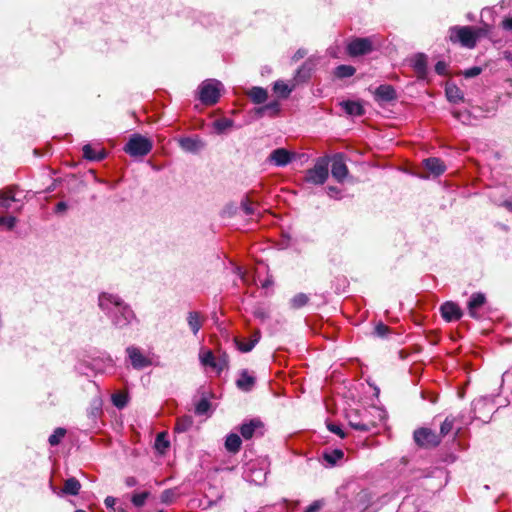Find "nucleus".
Here are the masks:
<instances>
[{
    "label": "nucleus",
    "instance_id": "nucleus-1",
    "mask_svg": "<svg viewBox=\"0 0 512 512\" xmlns=\"http://www.w3.org/2000/svg\"><path fill=\"white\" fill-rule=\"evenodd\" d=\"M98 304L115 327L123 328L135 318L134 312L118 295L103 292L99 295Z\"/></svg>",
    "mask_w": 512,
    "mask_h": 512
},
{
    "label": "nucleus",
    "instance_id": "nucleus-2",
    "mask_svg": "<svg viewBox=\"0 0 512 512\" xmlns=\"http://www.w3.org/2000/svg\"><path fill=\"white\" fill-rule=\"evenodd\" d=\"M478 32L471 26H453L449 29V39L453 43H460L463 47L472 49L476 46Z\"/></svg>",
    "mask_w": 512,
    "mask_h": 512
},
{
    "label": "nucleus",
    "instance_id": "nucleus-3",
    "mask_svg": "<svg viewBox=\"0 0 512 512\" xmlns=\"http://www.w3.org/2000/svg\"><path fill=\"white\" fill-rule=\"evenodd\" d=\"M223 85L215 79H207L201 83L198 88L200 101L207 106L214 105L220 98Z\"/></svg>",
    "mask_w": 512,
    "mask_h": 512
},
{
    "label": "nucleus",
    "instance_id": "nucleus-4",
    "mask_svg": "<svg viewBox=\"0 0 512 512\" xmlns=\"http://www.w3.org/2000/svg\"><path fill=\"white\" fill-rule=\"evenodd\" d=\"M329 162V157H319L314 166L306 171L305 182L314 185H323L329 176Z\"/></svg>",
    "mask_w": 512,
    "mask_h": 512
},
{
    "label": "nucleus",
    "instance_id": "nucleus-5",
    "mask_svg": "<svg viewBox=\"0 0 512 512\" xmlns=\"http://www.w3.org/2000/svg\"><path fill=\"white\" fill-rule=\"evenodd\" d=\"M152 147L153 144L148 138L140 134H134L126 143L124 151L130 156L142 157L149 154L150 151L152 150Z\"/></svg>",
    "mask_w": 512,
    "mask_h": 512
},
{
    "label": "nucleus",
    "instance_id": "nucleus-6",
    "mask_svg": "<svg viewBox=\"0 0 512 512\" xmlns=\"http://www.w3.org/2000/svg\"><path fill=\"white\" fill-rule=\"evenodd\" d=\"M361 424H354L357 431L369 432L376 428L378 421L382 420V412L376 408L359 411Z\"/></svg>",
    "mask_w": 512,
    "mask_h": 512
},
{
    "label": "nucleus",
    "instance_id": "nucleus-7",
    "mask_svg": "<svg viewBox=\"0 0 512 512\" xmlns=\"http://www.w3.org/2000/svg\"><path fill=\"white\" fill-rule=\"evenodd\" d=\"M413 438L415 443L423 448L435 447L441 442L440 436L429 428H419L415 430Z\"/></svg>",
    "mask_w": 512,
    "mask_h": 512
},
{
    "label": "nucleus",
    "instance_id": "nucleus-8",
    "mask_svg": "<svg viewBox=\"0 0 512 512\" xmlns=\"http://www.w3.org/2000/svg\"><path fill=\"white\" fill-rule=\"evenodd\" d=\"M374 42L371 38H355L347 45V52L350 56L356 57L366 55L373 51Z\"/></svg>",
    "mask_w": 512,
    "mask_h": 512
},
{
    "label": "nucleus",
    "instance_id": "nucleus-9",
    "mask_svg": "<svg viewBox=\"0 0 512 512\" xmlns=\"http://www.w3.org/2000/svg\"><path fill=\"white\" fill-rule=\"evenodd\" d=\"M371 505H372V494L368 490L363 489L355 495L351 504L349 506L345 507L344 510H346V511L349 510L351 512H364Z\"/></svg>",
    "mask_w": 512,
    "mask_h": 512
},
{
    "label": "nucleus",
    "instance_id": "nucleus-10",
    "mask_svg": "<svg viewBox=\"0 0 512 512\" xmlns=\"http://www.w3.org/2000/svg\"><path fill=\"white\" fill-rule=\"evenodd\" d=\"M240 433L246 440H249L254 436H262L264 434V424L258 418L250 419L249 421L242 423L240 426Z\"/></svg>",
    "mask_w": 512,
    "mask_h": 512
},
{
    "label": "nucleus",
    "instance_id": "nucleus-11",
    "mask_svg": "<svg viewBox=\"0 0 512 512\" xmlns=\"http://www.w3.org/2000/svg\"><path fill=\"white\" fill-rule=\"evenodd\" d=\"M331 173L338 182H343L348 175V168L345 164L344 155L337 153L332 157Z\"/></svg>",
    "mask_w": 512,
    "mask_h": 512
},
{
    "label": "nucleus",
    "instance_id": "nucleus-12",
    "mask_svg": "<svg viewBox=\"0 0 512 512\" xmlns=\"http://www.w3.org/2000/svg\"><path fill=\"white\" fill-rule=\"evenodd\" d=\"M295 157V153L288 151L285 148L274 149L269 157L268 161L278 167H284L288 165Z\"/></svg>",
    "mask_w": 512,
    "mask_h": 512
},
{
    "label": "nucleus",
    "instance_id": "nucleus-13",
    "mask_svg": "<svg viewBox=\"0 0 512 512\" xmlns=\"http://www.w3.org/2000/svg\"><path fill=\"white\" fill-rule=\"evenodd\" d=\"M126 352L134 369L141 370L151 365V360L144 356L139 348L130 346Z\"/></svg>",
    "mask_w": 512,
    "mask_h": 512
},
{
    "label": "nucleus",
    "instance_id": "nucleus-14",
    "mask_svg": "<svg viewBox=\"0 0 512 512\" xmlns=\"http://www.w3.org/2000/svg\"><path fill=\"white\" fill-rule=\"evenodd\" d=\"M441 316L447 322L457 321L462 317L460 307L451 301L445 302L440 307Z\"/></svg>",
    "mask_w": 512,
    "mask_h": 512
},
{
    "label": "nucleus",
    "instance_id": "nucleus-15",
    "mask_svg": "<svg viewBox=\"0 0 512 512\" xmlns=\"http://www.w3.org/2000/svg\"><path fill=\"white\" fill-rule=\"evenodd\" d=\"M180 147L191 153H197L204 148V142L197 137H184L179 140Z\"/></svg>",
    "mask_w": 512,
    "mask_h": 512
},
{
    "label": "nucleus",
    "instance_id": "nucleus-16",
    "mask_svg": "<svg viewBox=\"0 0 512 512\" xmlns=\"http://www.w3.org/2000/svg\"><path fill=\"white\" fill-rule=\"evenodd\" d=\"M486 301L485 295L482 293H474L468 302L469 315L473 318H478V309L484 305Z\"/></svg>",
    "mask_w": 512,
    "mask_h": 512
},
{
    "label": "nucleus",
    "instance_id": "nucleus-17",
    "mask_svg": "<svg viewBox=\"0 0 512 512\" xmlns=\"http://www.w3.org/2000/svg\"><path fill=\"white\" fill-rule=\"evenodd\" d=\"M260 340V332L255 331L249 339H235L237 348L241 352H250Z\"/></svg>",
    "mask_w": 512,
    "mask_h": 512
},
{
    "label": "nucleus",
    "instance_id": "nucleus-18",
    "mask_svg": "<svg viewBox=\"0 0 512 512\" xmlns=\"http://www.w3.org/2000/svg\"><path fill=\"white\" fill-rule=\"evenodd\" d=\"M378 101L389 102L396 98V91L391 85H380L375 91Z\"/></svg>",
    "mask_w": 512,
    "mask_h": 512
},
{
    "label": "nucleus",
    "instance_id": "nucleus-19",
    "mask_svg": "<svg viewBox=\"0 0 512 512\" xmlns=\"http://www.w3.org/2000/svg\"><path fill=\"white\" fill-rule=\"evenodd\" d=\"M425 168L435 176H439L446 170L442 160L439 158L431 157L423 161Z\"/></svg>",
    "mask_w": 512,
    "mask_h": 512
},
{
    "label": "nucleus",
    "instance_id": "nucleus-20",
    "mask_svg": "<svg viewBox=\"0 0 512 512\" xmlns=\"http://www.w3.org/2000/svg\"><path fill=\"white\" fill-rule=\"evenodd\" d=\"M204 318L197 311L188 313L187 322L194 335H197L203 325Z\"/></svg>",
    "mask_w": 512,
    "mask_h": 512
},
{
    "label": "nucleus",
    "instance_id": "nucleus-21",
    "mask_svg": "<svg viewBox=\"0 0 512 512\" xmlns=\"http://www.w3.org/2000/svg\"><path fill=\"white\" fill-rule=\"evenodd\" d=\"M255 384V378L250 375L246 370L242 371L239 379L236 381L237 387L245 392L252 390Z\"/></svg>",
    "mask_w": 512,
    "mask_h": 512
},
{
    "label": "nucleus",
    "instance_id": "nucleus-22",
    "mask_svg": "<svg viewBox=\"0 0 512 512\" xmlns=\"http://www.w3.org/2000/svg\"><path fill=\"white\" fill-rule=\"evenodd\" d=\"M412 66L417 74L424 77L427 72V57L425 54L419 53L412 58Z\"/></svg>",
    "mask_w": 512,
    "mask_h": 512
},
{
    "label": "nucleus",
    "instance_id": "nucleus-23",
    "mask_svg": "<svg viewBox=\"0 0 512 512\" xmlns=\"http://www.w3.org/2000/svg\"><path fill=\"white\" fill-rule=\"evenodd\" d=\"M18 201L16 198L14 188H5L0 190V206L9 209L11 207V203Z\"/></svg>",
    "mask_w": 512,
    "mask_h": 512
},
{
    "label": "nucleus",
    "instance_id": "nucleus-24",
    "mask_svg": "<svg viewBox=\"0 0 512 512\" xmlns=\"http://www.w3.org/2000/svg\"><path fill=\"white\" fill-rule=\"evenodd\" d=\"M83 156L87 160L91 161H101L106 157V152L104 150L96 151L91 145L87 144L83 147Z\"/></svg>",
    "mask_w": 512,
    "mask_h": 512
},
{
    "label": "nucleus",
    "instance_id": "nucleus-25",
    "mask_svg": "<svg viewBox=\"0 0 512 512\" xmlns=\"http://www.w3.org/2000/svg\"><path fill=\"white\" fill-rule=\"evenodd\" d=\"M242 440L239 435L231 433L225 440V448L230 453H237L241 448Z\"/></svg>",
    "mask_w": 512,
    "mask_h": 512
},
{
    "label": "nucleus",
    "instance_id": "nucleus-26",
    "mask_svg": "<svg viewBox=\"0 0 512 512\" xmlns=\"http://www.w3.org/2000/svg\"><path fill=\"white\" fill-rule=\"evenodd\" d=\"M344 111L351 116H361L364 114L363 106L356 101H345L341 103Z\"/></svg>",
    "mask_w": 512,
    "mask_h": 512
},
{
    "label": "nucleus",
    "instance_id": "nucleus-27",
    "mask_svg": "<svg viewBox=\"0 0 512 512\" xmlns=\"http://www.w3.org/2000/svg\"><path fill=\"white\" fill-rule=\"evenodd\" d=\"M80 489H81L80 482L76 478L71 477L65 481L63 489H62V493L66 494V495L75 496L79 493Z\"/></svg>",
    "mask_w": 512,
    "mask_h": 512
},
{
    "label": "nucleus",
    "instance_id": "nucleus-28",
    "mask_svg": "<svg viewBox=\"0 0 512 512\" xmlns=\"http://www.w3.org/2000/svg\"><path fill=\"white\" fill-rule=\"evenodd\" d=\"M248 96L255 104H262L266 101L268 93L262 87H253L248 92Z\"/></svg>",
    "mask_w": 512,
    "mask_h": 512
},
{
    "label": "nucleus",
    "instance_id": "nucleus-29",
    "mask_svg": "<svg viewBox=\"0 0 512 512\" xmlns=\"http://www.w3.org/2000/svg\"><path fill=\"white\" fill-rule=\"evenodd\" d=\"M229 366V356L227 353L222 352L215 358V362H213V368L218 374L222 371L228 369Z\"/></svg>",
    "mask_w": 512,
    "mask_h": 512
},
{
    "label": "nucleus",
    "instance_id": "nucleus-30",
    "mask_svg": "<svg viewBox=\"0 0 512 512\" xmlns=\"http://www.w3.org/2000/svg\"><path fill=\"white\" fill-rule=\"evenodd\" d=\"M445 92L447 99L452 103H458L463 99V93L456 85H448Z\"/></svg>",
    "mask_w": 512,
    "mask_h": 512
},
{
    "label": "nucleus",
    "instance_id": "nucleus-31",
    "mask_svg": "<svg viewBox=\"0 0 512 512\" xmlns=\"http://www.w3.org/2000/svg\"><path fill=\"white\" fill-rule=\"evenodd\" d=\"M234 122L229 118H220L213 122V128L218 134H222L233 126Z\"/></svg>",
    "mask_w": 512,
    "mask_h": 512
},
{
    "label": "nucleus",
    "instance_id": "nucleus-32",
    "mask_svg": "<svg viewBox=\"0 0 512 512\" xmlns=\"http://www.w3.org/2000/svg\"><path fill=\"white\" fill-rule=\"evenodd\" d=\"M193 425V420L190 416H184L178 418L175 424V431L178 433H183L188 431Z\"/></svg>",
    "mask_w": 512,
    "mask_h": 512
},
{
    "label": "nucleus",
    "instance_id": "nucleus-33",
    "mask_svg": "<svg viewBox=\"0 0 512 512\" xmlns=\"http://www.w3.org/2000/svg\"><path fill=\"white\" fill-rule=\"evenodd\" d=\"M343 457L344 452L341 449H334L330 452H325L323 454L324 460L330 465H335Z\"/></svg>",
    "mask_w": 512,
    "mask_h": 512
},
{
    "label": "nucleus",
    "instance_id": "nucleus-34",
    "mask_svg": "<svg viewBox=\"0 0 512 512\" xmlns=\"http://www.w3.org/2000/svg\"><path fill=\"white\" fill-rule=\"evenodd\" d=\"M356 69L351 65H339L335 70V75L338 78L351 77L355 74Z\"/></svg>",
    "mask_w": 512,
    "mask_h": 512
},
{
    "label": "nucleus",
    "instance_id": "nucleus-35",
    "mask_svg": "<svg viewBox=\"0 0 512 512\" xmlns=\"http://www.w3.org/2000/svg\"><path fill=\"white\" fill-rule=\"evenodd\" d=\"M454 422L455 418L452 416H448L445 418L444 422L441 424L440 427V434H438L441 437H444L448 435L450 432H452L454 428Z\"/></svg>",
    "mask_w": 512,
    "mask_h": 512
},
{
    "label": "nucleus",
    "instance_id": "nucleus-36",
    "mask_svg": "<svg viewBox=\"0 0 512 512\" xmlns=\"http://www.w3.org/2000/svg\"><path fill=\"white\" fill-rule=\"evenodd\" d=\"M273 90L283 98L288 97L291 93V89L288 87V85L281 80H278L274 83Z\"/></svg>",
    "mask_w": 512,
    "mask_h": 512
},
{
    "label": "nucleus",
    "instance_id": "nucleus-37",
    "mask_svg": "<svg viewBox=\"0 0 512 512\" xmlns=\"http://www.w3.org/2000/svg\"><path fill=\"white\" fill-rule=\"evenodd\" d=\"M308 301L309 297L306 294L299 293L290 300V304L292 308L299 309L305 306L308 303Z\"/></svg>",
    "mask_w": 512,
    "mask_h": 512
},
{
    "label": "nucleus",
    "instance_id": "nucleus-38",
    "mask_svg": "<svg viewBox=\"0 0 512 512\" xmlns=\"http://www.w3.org/2000/svg\"><path fill=\"white\" fill-rule=\"evenodd\" d=\"M111 399L113 405L119 409L124 408L128 403V396L122 392L114 393Z\"/></svg>",
    "mask_w": 512,
    "mask_h": 512
},
{
    "label": "nucleus",
    "instance_id": "nucleus-39",
    "mask_svg": "<svg viewBox=\"0 0 512 512\" xmlns=\"http://www.w3.org/2000/svg\"><path fill=\"white\" fill-rule=\"evenodd\" d=\"M280 110L279 103L277 101L270 102L262 107H260L257 112L259 114H265L266 112H270L271 116L277 115Z\"/></svg>",
    "mask_w": 512,
    "mask_h": 512
},
{
    "label": "nucleus",
    "instance_id": "nucleus-40",
    "mask_svg": "<svg viewBox=\"0 0 512 512\" xmlns=\"http://www.w3.org/2000/svg\"><path fill=\"white\" fill-rule=\"evenodd\" d=\"M66 430L64 428H57L52 435L49 436L48 442L51 446L58 445L64 438Z\"/></svg>",
    "mask_w": 512,
    "mask_h": 512
},
{
    "label": "nucleus",
    "instance_id": "nucleus-41",
    "mask_svg": "<svg viewBox=\"0 0 512 512\" xmlns=\"http://www.w3.org/2000/svg\"><path fill=\"white\" fill-rule=\"evenodd\" d=\"M169 445H170V443L167 440L165 433H159L155 440L156 449L159 452L164 453L166 451V449L169 447Z\"/></svg>",
    "mask_w": 512,
    "mask_h": 512
},
{
    "label": "nucleus",
    "instance_id": "nucleus-42",
    "mask_svg": "<svg viewBox=\"0 0 512 512\" xmlns=\"http://www.w3.org/2000/svg\"><path fill=\"white\" fill-rule=\"evenodd\" d=\"M215 358L216 356L210 350L200 354V362L203 366H209L213 368V362H215Z\"/></svg>",
    "mask_w": 512,
    "mask_h": 512
},
{
    "label": "nucleus",
    "instance_id": "nucleus-43",
    "mask_svg": "<svg viewBox=\"0 0 512 512\" xmlns=\"http://www.w3.org/2000/svg\"><path fill=\"white\" fill-rule=\"evenodd\" d=\"M148 496H149V492L135 493L132 496L131 501L136 507H142L145 504Z\"/></svg>",
    "mask_w": 512,
    "mask_h": 512
},
{
    "label": "nucleus",
    "instance_id": "nucleus-44",
    "mask_svg": "<svg viewBox=\"0 0 512 512\" xmlns=\"http://www.w3.org/2000/svg\"><path fill=\"white\" fill-rule=\"evenodd\" d=\"M17 219L14 216H3L0 218V226L6 227L7 230H12L16 225Z\"/></svg>",
    "mask_w": 512,
    "mask_h": 512
},
{
    "label": "nucleus",
    "instance_id": "nucleus-45",
    "mask_svg": "<svg viewBox=\"0 0 512 512\" xmlns=\"http://www.w3.org/2000/svg\"><path fill=\"white\" fill-rule=\"evenodd\" d=\"M347 420L349 423V426L356 430V426L354 424H361V418L359 411H350L347 414Z\"/></svg>",
    "mask_w": 512,
    "mask_h": 512
},
{
    "label": "nucleus",
    "instance_id": "nucleus-46",
    "mask_svg": "<svg viewBox=\"0 0 512 512\" xmlns=\"http://www.w3.org/2000/svg\"><path fill=\"white\" fill-rule=\"evenodd\" d=\"M209 409H210V402L207 399L203 398L197 403L195 411L197 414L203 415V414L207 413Z\"/></svg>",
    "mask_w": 512,
    "mask_h": 512
},
{
    "label": "nucleus",
    "instance_id": "nucleus-47",
    "mask_svg": "<svg viewBox=\"0 0 512 512\" xmlns=\"http://www.w3.org/2000/svg\"><path fill=\"white\" fill-rule=\"evenodd\" d=\"M389 331V327L382 322L378 323L374 328V334L378 337H385Z\"/></svg>",
    "mask_w": 512,
    "mask_h": 512
},
{
    "label": "nucleus",
    "instance_id": "nucleus-48",
    "mask_svg": "<svg viewBox=\"0 0 512 512\" xmlns=\"http://www.w3.org/2000/svg\"><path fill=\"white\" fill-rule=\"evenodd\" d=\"M241 208L243 209V211L246 215L256 214V210L248 198L244 199L241 202Z\"/></svg>",
    "mask_w": 512,
    "mask_h": 512
},
{
    "label": "nucleus",
    "instance_id": "nucleus-49",
    "mask_svg": "<svg viewBox=\"0 0 512 512\" xmlns=\"http://www.w3.org/2000/svg\"><path fill=\"white\" fill-rule=\"evenodd\" d=\"M327 428L330 432L336 434L337 436H339L340 438H344L346 436L345 432L343 431V429L341 428L340 425L338 424H335V423H327Z\"/></svg>",
    "mask_w": 512,
    "mask_h": 512
},
{
    "label": "nucleus",
    "instance_id": "nucleus-50",
    "mask_svg": "<svg viewBox=\"0 0 512 512\" xmlns=\"http://www.w3.org/2000/svg\"><path fill=\"white\" fill-rule=\"evenodd\" d=\"M486 404H487V400L484 398H480V399L473 401L472 405H473V412H474L475 418H479V419L481 418L478 415V410L481 409L482 407H484Z\"/></svg>",
    "mask_w": 512,
    "mask_h": 512
},
{
    "label": "nucleus",
    "instance_id": "nucleus-51",
    "mask_svg": "<svg viewBox=\"0 0 512 512\" xmlns=\"http://www.w3.org/2000/svg\"><path fill=\"white\" fill-rule=\"evenodd\" d=\"M174 496H175V493L173 490H170V489L165 490L161 494V501L163 503H171L174 499Z\"/></svg>",
    "mask_w": 512,
    "mask_h": 512
},
{
    "label": "nucleus",
    "instance_id": "nucleus-52",
    "mask_svg": "<svg viewBox=\"0 0 512 512\" xmlns=\"http://www.w3.org/2000/svg\"><path fill=\"white\" fill-rule=\"evenodd\" d=\"M481 71H482V69L480 67L474 66L469 69H466L464 71V76L466 78H472V77L478 76L481 73Z\"/></svg>",
    "mask_w": 512,
    "mask_h": 512
},
{
    "label": "nucleus",
    "instance_id": "nucleus-53",
    "mask_svg": "<svg viewBox=\"0 0 512 512\" xmlns=\"http://www.w3.org/2000/svg\"><path fill=\"white\" fill-rule=\"evenodd\" d=\"M447 65L444 61H438L435 65V71L439 75H444L446 73Z\"/></svg>",
    "mask_w": 512,
    "mask_h": 512
},
{
    "label": "nucleus",
    "instance_id": "nucleus-54",
    "mask_svg": "<svg viewBox=\"0 0 512 512\" xmlns=\"http://www.w3.org/2000/svg\"><path fill=\"white\" fill-rule=\"evenodd\" d=\"M322 505H323V504H322V502H321V501H319V500L314 501L312 504H310V505L306 508L305 512H316V511H318V510H320V509H321Z\"/></svg>",
    "mask_w": 512,
    "mask_h": 512
},
{
    "label": "nucleus",
    "instance_id": "nucleus-55",
    "mask_svg": "<svg viewBox=\"0 0 512 512\" xmlns=\"http://www.w3.org/2000/svg\"><path fill=\"white\" fill-rule=\"evenodd\" d=\"M501 26L504 30H512V16L504 19Z\"/></svg>",
    "mask_w": 512,
    "mask_h": 512
},
{
    "label": "nucleus",
    "instance_id": "nucleus-56",
    "mask_svg": "<svg viewBox=\"0 0 512 512\" xmlns=\"http://www.w3.org/2000/svg\"><path fill=\"white\" fill-rule=\"evenodd\" d=\"M67 207H68L67 204L65 202L61 201V202L57 203V205L55 207V212L62 213L67 210Z\"/></svg>",
    "mask_w": 512,
    "mask_h": 512
},
{
    "label": "nucleus",
    "instance_id": "nucleus-57",
    "mask_svg": "<svg viewBox=\"0 0 512 512\" xmlns=\"http://www.w3.org/2000/svg\"><path fill=\"white\" fill-rule=\"evenodd\" d=\"M307 52L304 49H299L293 56V60L298 61L305 57Z\"/></svg>",
    "mask_w": 512,
    "mask_h": 512
},
{
    "label": "nucleus",
    "instance_id": "nucleus-58",
    "mask_svg": "<svg viewBox=\"0 0 512 512\" xmlns=\"http://www.w3.org/2000/svg\"><path fill=\"white\" fill-rule=\"evenodd\" d=\"M104 502L107 508H112L116 503V499L114 497L108 496Z\"/></svg>",
    "mask_w": 512,
    "mask_h": 512
},
{
    "label": "nucleus",
    "instance_id": "nucleus-59",
    "mask_svg": "<svg viewBox=\"0 0 512 512\" xmlns=\"http://www.w3.org/2000/svg\"><path fill=\"white\" fill-rule=\"evenodd\" d=\"M502 380H503V382H508V383H510L512 381V369L509 371H506L503 374Z\"/></svg>",
    "mask_w": 512,
    "mask_h": 512
},
{
    "label": "nucleus",
    "instance_id": "nucleus-60",
    "mask_svg": "<svg viewBox=\"0 0 512 512\" xmlns=\"http://www.w3.org/2000/svg\"><path fill=\"white\" fill-rule=\"evenodd\" d=\"M126 485L129 486V487H133L135 485H137V480L135 477H128L126 478Z\"/></svg>",
    "mask_w": 512,
    "mask_h": 512
},
{
    "label": "nucleus",
    "instance_id": "nucleus-61",
    "mask_svg": "<svg viewBox=\"0 0 512 512\" xmlns=\"http://www.w3.org/2000/svg\"><path fill=\"white\" fill-rule=\"evenodd\" d=\"M329 195H332L333 193H339V190L336 187H328Z\"/></svg>",
    "mask_w": 512,
    "mask_h": 512
},
{
    "label": "nucleus",
    "instance_id": "nucleus-62",
    "mask_svg": "<svg viewBox=\"0 0 512 512\" xmlns=\"http://www.w3.org/2000/svg\"><path fill=\"white\" fill-rule=\"evenodd\" d=\"M255 314H256V316H258V317H263V316H264V315H263V313H260V312H256Z\"/></svg>",
    "mask_w": 512,
    "mask_h": 512
},
{
    "label": "nucleus",
    "instance_id": "nucleus-63",
    "mask_svg": "<svg viewBox=\"0 0 512 512\" xmlns=\"http://www.w3.org/2000/svg\"><path fill=\"white\" fill-rule=\"evenodd\" d=\"M75 512H86V511L81 510V509H78V510H76Z\"/></svg>",
    "mask_w": 512,
    "mask_h": 512
}]
</instances>
